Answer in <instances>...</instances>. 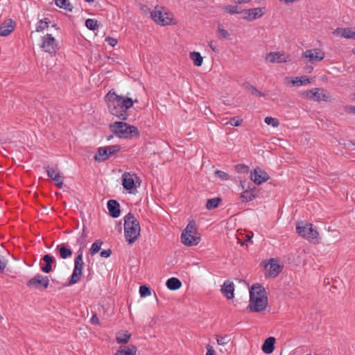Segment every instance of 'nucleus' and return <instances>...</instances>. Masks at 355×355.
Here are the masks:
<instances>
[{"label":"nucleus","instance_id":"1","mask_svg":"<svg viewBox=\"0 0 355 355\" xmlns=\"http://www.w3.org/2000/svg\"><path fill=\"white\" fill-rule=\"evenodd\" d=\"M109 112L118 119L125 121L128 119V109L134 105L133 100L130 97H124L110 92L107 95Z\"/></svg>","mask_w":355,"mask_h":355},{"label":"nucleus","instance_id":"2","mask_svg":"<svg viewBox=\"0 0 355 355\" xmlns=\"http://www.w3.org/2000/svg\"><path fill=\"white\" fill-rule=\"evenodd\" d=\"M268 305V297L265 288L260 284H254L250 291V304L248 308L250 311L259 313L264 311Z\"/></svg>","mask_w":355,"mask_h":355},{"label":"nucleus","instance_id":"3","mask_svg":"<svg viewBox=\"0 0 355 355\" xmlns=\"http://www.w3.org/2000/svg\"><path fill=\"white\" fill-rule=\"evenodd\" d=\"M109 128L115 136L123 139H131L139 137L138 128L123 121H116L109 125Z\"/></svg>","mask_w":355,"mask_h":355},{"label":"nucleus","instance_id":"4","mask_svg":"<svg viewBox=\"0 0 355 355\" xmlns=\"http://www.w3.org/2000/svg\"><path fill=\"white\" fill-rule=\"evenodd\" d=\"M140 225L136 218L128 213L124 217L125 237L129 243H133L140 235Z\"/></svg>","mask_w":355,"mask_h":355},{"label":"nucleus","instance_id":"5","mask_svg":"<svg viewBox=\"0 0 355 355\" xmlns=\"http://www.w3.org/2000/svg\"><path fill=\"white\" fill-rule=\"evenodd\" d=\"M182 242L187 246L196 245L200 241V237L197 233L196 223L189 222L181 235Z\"/></svg>","mask_w":355,"mask_h":355},{"label":"nucleus","instance_id":"6","mask_svg":"<svg viewBox=\"0 0 355 355\" xmlns=\"http://www.w3.org/2000/svg\"><path fill=\"white\" fill-rule=\"evenodd\" d=\"M296 231L300 236L307 239L309 242L314 243L318 242L319 234L313 224L304 222L299 223L296 226Z\"/></svg>","mask_w":355,"mask_h":355},{"label":"nucleus","instance_id":"7","mask_svg":"<svg viewBox=\"0 0 355 355\" xmlns=\"http://www.w3.org/2000/svg\"><path fill=\"white\" fill-rule=\"evenodd\" d=\"M150 14L151 17L157 24L166 26L171 24L172 22V18L170 17V14L164 12L163 7L156 6Z\"/></svg>","mask_w":355,"mask_h":355},{"label":"nucleus","instance_id":"8","mask_svg":"<svg viewBox=\"0 0 355 355\" xmlns=\"http://www.w3.org/2000/svg\"><path fill=\"white\" fill-rule=\"evenodd\" d=\"M43 50L51 55H55L58 49V44L55 38L51 34H46L43 37V42L41 45Z\"/></svg>","mask_w":355,"mask_h":355},{"label":"nucleus","instance_id":"9","mask_svg":"<svg viewBox=\"0 0 355 355\" xmlns=\"http://www.w3.org/2000/svg\"><path fill=\"white\" fill-rule=\"evenodd\" d=\"M49 284V279L47 276L36 275L31 278L28 282L27 286L33 287L35 289H40L42 287L44 289L47 288Z\"/></svg>","mask_w":355,"mask_h":355},{"label":"nucleus","instance_id":"10","mask_svg":"<svg viewBox=\"0 0 355 355\" xmlns=\"http://www.w3.org/2000/svg\"><path fill=\"white\" fill-rule=\"evenodd\" d=\"M269 178L270 176L268 174L259 167L254 168L251 173V180L257 185L261 184L263 182H266Z\"/></svg>","mask_w":355,"mask_h":355},{"label":"nucleus","instance_id":"11","mask_svg":"<svg viewBox=\"0 0 355 355\" xmlns=\"http://www.w3.org/2000/svg\"><path fill=\"white\" fill-rule=\"evenodd\" d=\"M46 172L48 176L55 182L56 186L59 189H62L64 177L61 175V173L59 171L58 168L57 167H49L46 170Z\"/></svg>","mask_w":355,"mask_h":355},{"label":"nucleus","instance_id":"12","mask_svg":"<svg viewBox=\"0 0 355 355\" xmlns=\"http://www.w3.org/2000/svg\"><path fill=\"white\" fill-rule=\"evenodd\" d=\"M266 270L267 271L266 276L270 277H276L281 272V266L279 265L277 261L271 259L270 262L266 265Z\"/></svg>","mask_w":355,"mask_h":355},{"label":"nucleus","instance_id":"13","mask_svg":"<svg viewBox=\"0 0 355 355\" xmlns=\"http://www.w3.org/2000/svg\"><path fill=\"white\" fill-rule=\"evenodd\" d=\"M15 22L12 19H8L4 21L0 25V35L8 36L15 30Z\"/></svg>","mask_w":355,"mask_h":355},{"label":"nucleus","instance_id":"14","mask_svg":"<svg viewBox=\"0 0 355 355\" xmlns=\"http://www.w3.org/2000/svg\"><path fill=\"white\" fill-rule=\"evenodd\" d=\"M310 99L316 101H329L330 100V96L324 89L314 88L312 89V96H310Z\"/></svg>","mask_w":355,"mask_h":355},{"label":"nucleus","instance_id":"15","mask_svg":"<svg viewBox=\"0 0 355 355\" xmlns=\"http://www.w3.org/2000/svg\"><path fill=\"white\" fill-rule=\"evenodd\" d=\"M304 57L309 58L310 61H321L324 58V54L320 50L315 49H309L306 50L304 53Z\"/></svg>","mask_w":355,"mask_h":355},{"label":"nucleus","instance_id":"16","mask_svg":"<svg viewBox=\"0 0 355 355\" xmlns=\"http://www.w3.org/2000/svg\"><path fill=\"white\" fill-rule=\"evenodd\" d=\"M241 12L245 14L243 19L248 21H252L253 19H258L263 15L260 8L244 10L241 11Z\"/></svg>","mask_w":355,"mask_h":355},{"label":"nucleus","instance_id":"17","mask_svg":"<svg viewBox=\"0 0 355 355\" xmlns=\"http://www.w3.org/2000/svg\"><path fill=\"white\" fill-rule=\"evenodd\" d=\"M221 292L223 295L228 300H232L234 297V284L233 282L226 281L221 286Z\"/></svg>","mask_w":355,"mask_h":355},{"label":"nucleus","instance_id":"18","mask_svg":"<svg viewBox=\"0 0 355 355\" xmlns=\"http://www.w3.org/2000/svg\"><path fill=\"white\" fill-rule=\"evenodd\" d=\"M107 209L112 218H118L120 216V205L116 200H110L107 202Z\"/></svg>","mask_w":355,"mask_h":355},{"label":"nucleus","instance_id":"19","mask_svg":"<svg viewBox=\"0 0 355 355\" xmlns=\"http://www.w3.org/2000/svg\"><path fill=\"white\" fill-rule=\"evenodd\" d=\"M122 185L125 189L130 191L135 188V180L130 173H124L122 175Z\"/></svg>","mask_w":355,"mask_h":355},{"label":"nucleus","instance_id":"20","mask_svg":"<svg viewBox=\"0 0 355 355\" xmlns=\"http://www.w3.org/2000/svg\"><path fill=\"white\" fill-rule=\"evenodd\" d=\"M258 189L256 187H252V189L242 191L241 194V199L242 202H250L253 200L257 195Z\"/></svg>","mask_w":355,"mask_h":355},{"label":"nucleus","instance_id":"21","mask_svg":"<svg viewBox=\"0 0 355 355\" xmlns=\"http://www.w3.org/2000/svg\"><path fill=\"white\" fill-rule=\"evenodd\" d=\"M78 253V256L74 259V268L73 271L83 275L84 262L83 257V251L81 248H80Z\"/></svg>","mask_w":355,"mask_h":355},{"label":"nucleus","instance_id":"22","mask_svg":"<svg viewBox=\"0 0 355 355\" xmlns=\"http://www.w3.org/2000/svg\"><path fill=\"white\" fill-rule=\"evenodd\" d=\"M275 338L274 337H268L266 338L261 347L262 351L270 354L273 352L275 349Z\"/></svg>","mask_w":355,"mask_h":355},{"label":"nucleus","instance_id":"23","mask_svg":"<svg viewBox=\"0 0 355 355\" xmlns=\"http://www.w3.org/2000/svg\"><path fill=\"white\" fill-rule=\"evenodd\" d=\"M137 348L133 345L126 347H120L116 351L115 355H136Z\"/></svg>","mask_w":355,"mask_h":355},{"label":"nucleus","instance_id":"24","mask_svg":"<svg viewBox=\"0 0 355 355\" xmlns=\"http://www.w3.org/2000/svg\"><path fill=\"white\" fill-rule=\"evenodd\" d=\"M42 260L45 262V265L41 267V270L45 273H49L52 270V263L55 261L54 257L50 254H45Z\"/></svg>","mask_w":355,"mask_h":355},{"label":"nucleus","instance_id":"25","mask_svg":"<svg viewBox=\"0 0 355 355\" xmlns=\"http://www.w3.org/2000/svg\"><path fill=\"white\" fill-rule=\"evenodd\" d=\"M266 60L271 63L285 62L286 60L280 52H270L266 56Z\"/></svg>","mask_w":355,"mask_h":355},{"label":"nucleus","instance_id":"26","mask_svg":"<svg viewBox=\"0 0 355 355\" xmlns=\"http://www.w3.org/2000/svg\"><path fill=\"white\" fill-rule=\"evenodd\" d=\"M56 250L59 252L60 258L66 259L72 256V250L66 246L65 244H60L57 245Z\"/></svg>","mask_w":355,"mask_h":355},{"label":"nucleus","instance_id":"27","mask_svg":"<svg viewBox=\"0 0 355 355\" xmlns=\"http://www.w3.org/2000/svg\"><path fill=\"white\" fill-rule=\"evenodd\" d=\"M110 156L108 155V152L107 147H101L98 149L97 154L94 156V159L97 162H103L108 159Z\"/></svg>","mask_w":355,"mask_h":355},{"label":"nucleus","instance_id":"28","mask_svg":"<svg viewBox=\"0 0 355 355\" xmlns=\"http://www.w3.org/2000/svg\"><path fill=\"white\" fill-rule=\"evenodd\" d=\"M166 285L169 290L175 291L182 286V282L176 277H171L166 281Z\"/></svg>","mask_w":355,"mask_h":355},{"label":"nucleus","instance_id":"29","mask_svg":"<svg viewBox=\"0 0 355 355\" xmlns=\"http://www.w3.org/2000/svg\"><path fill=\"white\" fill-rule=\"evenodd\" d=\"M131 338V334L125 331V333L123 331H119L116 335V340L119 344H126L129 342Z\"/></svg>","mask_w":355,"mask_h":355},{"label":"nucleus","instance_id":"30","mask_svg":"<svg viewBox=\"0 0 355 355\" xmlns=\"http://www.w3.org/2000/svg\"><path fill=\"white\" fill-rule=\"evenodd\" d=\"M190 58L193 60L194 65L200 67L202 64L203 58L199 52L190 53Z\"/></svg>","mask_w":355,"mask_h":355},{"label":"nucleus","instance_id":"31","mask_svg":"<svg viewBox=\"0 0 355 355\" xmlns=\"http://www.w3.org/2000/svg\"><path fill=\"white\" fill-rule=\"evenodd\" d=\"M221 200H222L220 198H214L209 199L206 204V208L209 210L214 209L218 207Z\"/></svg>","mask_w":355,"mask_h":355},{"label":"nucleus","instance_id":"32","mask_svg":"<svg viewBox=\"0 0 355 355\" xmlns=\"http://www.w3.org/2000/svg\"><path fill=\"white\" fill-rule=\"evenodd\" d=\"M85 26L88 29L91 31H95L99 27L98 21L94 19H87L85 21Z\"/></svg>","mask_w":355,"mask_h":355},{"label":"nucleus","instance_id":"33","mask_svg":"<svg viewBox=\"0 0 355 355\" xmlns=\"http://www.w3.org/2000/svg\"><path fill=\"white\" fill-rule=\"evenodd\" d=\"M103 244V242L101 240L96 241L92 245L91 248L89 249L90 254L93 256L97 252H98L101 250V247Z\"/></svg>","mask_w":355,"mask_h":355},{"label":"nucleus","instance_id":"34","mask_svg":"<svg viewBox=\"0 0 355 355\" xmlns=\"http://www.w3.org/2000/svg\"><path fill=\"white\" fill-rule=\"evenodd\" d=\"M49 21L48 19H41L37 22L36 26V31L40 32L49 27Z\"/></svg>","mask_w":355,"mask_h":355},{"label":"nucleus","instance_id":"35","mask_svg":"<svg viewBox=\"0 0 355 355\" xmlns=\"http://www.w3.org/2000/svg\"><path fill=\"white\" fill-rule=\"evenodd\" d=\"M82 275H81L80 273L73 271L72 275H71L70 279H69L67 285L70 286V285H73V284L78 283L80 280Z\"/></svg>","mask_w":355,"mask_h":355},{"label":"nucleus","instance_id":"36","mask_svg":"<svg viewBox=\"0 0 355 355\" xmlns=\"http://www.w3.org/2000/svg\"><path fill=\"white\" fill-rule=\"evenodd\" d=\"M354 32H355V31H354L352 28H342L341 35L345 38L354 39V36L355 34Z\"/></svg>","mask_w":355,"mask_h":355},{"label":"nucleus","instance_id":"37","mask_svg":"<svg viewBox=\"0 0 355 355\" xmlns=\"http://www.w3.org/2000/svg\"><path fill=\"white\" fill-rule=\"evenodd\" d=\"M239 187H241L243 191H245L252 189V187H254L255 186L252 182L245 180L240 181Z\"/></svg>","mask_w":355,"mask_h":355},{"label":"nucleus","instance_id":"38","mask_svg":"<svg viewBox=\"0 0 355 355\" xmlns=\"http://www.w3.org/2000/svg\"><path fill=\"white\" fill-rule=\"evenodd\" d=\"M216 341L219 345H225L230 341V338L228 335L216 336Z\"/></svg>","mask_w":355,"mask_h":355},{"label":"nucleus","instance_id":"39","mask_svg":"<svg viewBox=\"0 0 355 355\" xmlns=\"http://www.w3.org/2000/svg\"><path fill=\"white\" fill-rule=\"evenodd\" d=\"M264 122L268 125H272V126L274 128H276L279 125V120L276 118H273L271 116L266 117L264 119Z\"/></svg>","mask_w":355,"mask_h":355},{"label":"nucleus","instance_id":"40","mask_svg":"<svg viewBox=\"0 0 355 355\" xmlns=\"http://www.w3.org/2000/svg\"><path fill=\"white\" fill-rule=\"evenodd\" d=\"M67 2V0H55V4L57 6L60 7V8L71 10L72 8H70V4Z\"/></svg>","mask_w":355,"mask_h":355},{"label":"nucleus","instance_id":"41","mask_svg":"<svg viewBox=\"0 0 355 355\" xmlns=\"http://www.w3.org/2000/svg\"><path fill=\"white\" fill-rule=\"evenodd\" d=\"M139 293L141 297H145L150 295L151 291L149 287L146 286V285H142L139 287Z\"/></svg>","mask_w":355,"mask_h":355},{"label":"nucleus","instance_id":"42","mask_svg":"<svg viewBox=\"0 0 355 355\" xmlns=\"http://www.w3.org/2000/svg\"><path fill=\"white\" fill-rule=\"evenodd\" d=\"M106 147L110 157L119 152L121 149V146L119 145H112Z\"/></svg>","mask_w":355,"mask_h":355},{"label":"nucleus","instance_id":"43","mask_svg":"<svg viewBox=\"0 0 355 355\" xmlns=\"http://www.w3.org/2000/svg\"><path fill=\"white\" fill-rule=\"evenodd\" d=\"M309 83H310L309 79L303 76L301 77L300 78H296V79L295 80H293L292 82L293 85L295 86H300Z\"/></svg>","mask_w":355,"mask_h":355},{"label":"nucleus","instance_id":"44","mask_svg":"<svg viewBox=\"0 0 355 355\" xmlns=\"http://www.w3.org/2000/svg\"><path fill=\"white\" fill-rule=\"evenodd\" d=\"M218 31L219 33L220 39H226L228 37L229 33L225 29L223 28L220 24H219L218 26Z\"/></svg>","mask_w":355,"mask_h":355},{"label":"nucleus","instance_id":"45","mask_svg":"<svg viewBox=\"0 0 355 355\" xmlns=\"http://www.w3.org/2000/svg\"><path fill=\"white\" fill-rule=\"evenodd\" d=\"M224 10L230 14L239 13L240 12L237 10L236 6L227 5L224 8Z\"/></svg>","mask_w":355,"mask_h":355},{"label":"nucleus","instance_id":"46","mask_svg":"<svg viewBox=\"0 0 355 355\" xmlns=\"http://www.w3.org/2000/svg\"><path fill=\"white\" fill-rule=\"evenodd\" d=\"M235 168L238 173H248L249 171V167L244 164H237Z\"/></svg>","mask_w":355,"mask_h":355},{"label":"nucleus","instance_id":"47","mask_svg":"<svg viewBox=\"0 0 355 355\" xmlns=\"http://www.w3.org/2000/svg\"><path fill=\"white\" fill-rule=\"evenodd\" d=\"M243 122V119L239 118V117H232L230 121H229V123L231 125H233V126H239L241 125V124Z\"/></svg>","mask_w":355,"mask_h":355},{"label":"nucleus","instance_id":"48","mask_svg":"<svg viewBox=\"0 0 355 355\" xmlns=\"http://www.w3.org/2000/svg\"><path fill=\"white\" fill-rule=\"evenodd\" d=\"M215 174L221 180H227L230 178L227 173L219 170L216 171Z\"/></svg>","mask_w":355,"mask_h":355},{"label":"nucleus","instance_id":"49","mask_svg":"<svg viewBox=\"0 0 355 355\" xmlns=\"http://www.w3.org/2000/svg\"><path fill=\"white\" fill-rule=\"evenodd\" d=\"M249 89L251 90V94L257 95L260 97L264 96V94L259 91L255 87L252 85H249Z\"/></svg>","mask_w":355,"mask_h":355},{"label":"nucleus","instance_id":"50","mask_svg":"<svg viewBox=\"0 0 355 355\" xmlns=\"http://www.w3.org/2000/svg\"><path fill=\"white\" fill-rule=\"evenodd\" d=\"M87 234L85 233H83L82 235L78 239V243H79L81 245L80 248L83 250V248L85 247V242L86 240Z\"/></svg>","mask_w":355,"mask_h":355},{"label":"nucleus","instance_id":"51","mask_svg":"<svg viewBox=\"0 0 355 355\" xmlns=\"http://www.w3.org/2000/svg\"><path fill=\"white\" fill-rule=\"evenodd\" d=\"M105 41L111 46H115L116 45V44H117V40L114 38V37H106Z\"/></svg>","mask_w":355,"mask_h":355},{"label":"nucleus","instance_id":"52","mask_svg":"<svg viewBox=\"0 0 355 355\" xmlns=\"http://www.w3.org/2000/svg\"><path fill=\"white\" fill-rule=\"evenodd\" d=\"M112 254V250L110 249L103 250L101 252V257L104 258L109 257Z\"/></svg>","mask_w":355,"mask_h":355},{"label":"nucleus","instance_id":"53","mask_svg":"<svg viewBox=\"0 0 355 355\" xmlns=\"http://www.w3.org/2000/svg\"><path fill=\"white\" fill-rule=\"evenodd\" d=\"M345 110L347 112H352L355 114V106L354 105H346L345 107Z\"/></svg>","mask_w":355,"mask_h":355},{"label":"nucleus","instance_id":"54","mask_svg":"<svg viewBox=\"0 0 355 355\" xmlns=\"http://www.w3.org/2000/svg\"><path fill=\"white\" fill-rule=\"evenodd\" d=\"M207 352L206 355H215V351H214V348L212 347V346L208 345L207 346Z\"/></svg>","mask_w":355,"mask_h":355},{"label":"nucleus","instance_id":"55","mask_svg":"<svg viewBox=\"0 0 355 355\" xmlns=\"http://www.w3.org/2000/svg\"><path fill=\"white\" fill-rule=\"evenodd\" d=\"M91 323L93 324H98L99 320L96 313H94L91 318Z\"/></svg>","mask_w":355,"mask_h":355},{"label":"nucleus","instance_id":"56","mask_svg":"<svg viewBox=\"0 0 355 355\" xmlns=\"http://www.w3.org/2000/svg\"><path fill=\"white\" fill-rule=\"evenodd\" d=\"M6 267V263L0 259V271L3 272Z\"/></svg>","mask_w":355,"mask_h":355},{"label":"nucleus","instance_id":"57","mask_svg":"<svg viewBox=\"0 0 355 355\" xmlns=\"http://www.w3.org/2000/svg\"><path fill=\"white\" fill-rule=\"evenodd\" d=\"M303 96L307 97L310 98V96H312V89L309 91H306L302 94Z\"/></svg>","mask_w":355,"mask_h":355},{"label":"nucleus","instance_id":"58","mask_svg":"<svg viewBox=\"0 0 355 355\" xmlns=\"http://www.w3.org/2000/svg\"><path fill=\"white\" fill-rule=\"evenodd\" d=\"M233 1L236 4H241V3H248L251 0H233Z\"/></svg>","mask_w":355,"mask_h":355},{"label":"nucleus","instance_id":"59","mask_svg":"<svg viewBox=\"0 0 355 355\" xmlns=\"http://www.w3.org/2000/svg\"><path fill=\"white\" fill-rule=\"evenodd\" d=\"M209 46L214 51H216V46L214 44V42L213 41H211L209 42Z\"/></svg>","mask_w":355,"mask_h":355},{"label":"nucleus","instance_id":"60","mask_svg":"<svg viewBox=\"0 0 355 355\" xmlns=\"http://www.w3.org/2000/svg\"><path fill=\"white\" fill-rule=\"evenodd\" d=\"M305 69H306V72L311 73V72H312L313 67L311 66H306Z\"/></svg>","mask_w":355,"mask_h":355},{"label":"nucleus","instance_id":"61","mask_svg":"<svg viewBox=\"0 0 355 355\" xmlns=\"http://www.w3.org/2000/svg\"><path fill=\"white\" fill-rule=\"evenodd\" d=\"M247 237H248V239H247L246 241L251 242L252 237L250 236H248Z\"/></svg>","mask_w":355,"mask_h":355},{"label":"nucleus","instance_id":"62","mask_svg":"<svg viewBox=\"0 0 355 355\" xmlns=\"http://www.w3.org/2000/svg\"><path fill=\"white\" fill-rule=\"evenodd\" d=\"M112 138H113V135H110V136H108V137H107V140H110V139H112Z\"/></svg>","mask_w":355,"mask_h":355},{"label":"nucleus","instance_id":"63","mask_svg":"<svg viewBox=\"0 0 355 355\" xmlns=\"http://www.w3.org/2000/svg\"><path fill=\"white\" fill-rule=\"evenodd\" d=\"M352 51L354 54H355V48H354Z\"/></svg>","mask_w":355,"mask_h":355},{"label":"nucleus","instance_id":"64","mask_svg":"<svg viewBox=\"0 0 355 355\" xmlns=\"http://www.w3.org/2000/svg\"><path fill=\"white\" fill-rule=\"evenodd\" d=\"M352 145L355 146V141L352 142Z\"/></svg>","mask_w":355,"mask_h":355}]
</instances>
